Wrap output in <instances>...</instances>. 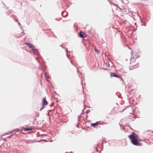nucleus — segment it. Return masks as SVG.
<instances>
[{
    "mask_svg": "<svg viewBox=\"0 0 153 153\" xmlns=\"http://www.w3.org/2000/svg\"><path fill=\"white\" fill-rule=\"evenodd\" d=\"M128 137L130 139L131 143L133 145L137 146H141V143L139 142L141 140L138 139L137 135L134 132H132L131 134L129 135Z\"/></svg>",
    "mask_w": 153,
    "mask_h": 153,
    "instance_id": "obj_1",
    "label": "nucleus"
},
{
    "mask_svg": "<svg viewBox=\"0 0 153 153\" xmlns=\"http://www.w3.org/2000/svg\"><path fill=\"white\" fill-rule=\"evenodd\" d=\"M78 36L81 38H85L87 36V35L86 33L81 31H80L79 33H78Z\"/></svg>",
    "mask_w": 153,
    "mask_h": 153,
    "instance_id": "obj_2",
    "label": "nucleus"
},
{
    "mask_svg": "<svg viewBox=\"0 0 153 153\" xmlns=\"http://www.w3.org/2000/svg\"><path fill=\"white\" fill-rule=\"evenodd\" d=\"M140 57V56L138 55H135L134 57H131V59H130V63L132 62H134L135 61V59Z\"/></svg>",
    "mask_w": 153,
    "mask_h": 153,
    "instance_id": "obj_3",
    "label": "nucleus"
},
{
    "mask_svg": "<svg viewBox=\"0 0 153 153\" xmlns=\"http://www.w3.org/2000/svg\"><path fill=\"white\" fill-rule=\"evenodd\" d=\"M31 49L32 51H34L35 52L37 56H39V53L38 52V49L36 48H35V46H34L33 45V46H32V48H31Z\"/></svg>",
    "mask_w": 153,
    "mask_h": 153,
    "instance_id": "obj_4",
    "label": "nucleus"
},
{
    "mask_svg": "<svg viewBox=\"0 0 153 153\" xmlns=\"http://www.w3.org/2000/svg\"><path fill=\"white\" fill-rule=\"evenodd\" d=\"M110 75L112 77H116L118 78L120 77V75L117 74L115 72L111 73Z\"/></svg>",
    "mask_w": 153,
    "mask_h": 153,
    "instance_id": "obj_5",
    "label": "nucleus"
},
{
    "mask_svg": "<svg viewBox=\"0 0 153 153\" xmlns=\"http://www.w3.org/2000/svg\"><path fill=\"white\" fill-rule=\"evenodd\" d=\"M48 104V102L47 101L46 99V97L43 98L42 99V105H47Z\"/></svg>",
    "mask_w": 153,
    "mask_h": 153,
    "instance_id": "obj_6",
    "label": "nucleus"
},
{
    "mask_svg": "<svg viewBox=\"0 0 153 153\" xmlns=\"http://www.w3.org/2000/svg\"><path fill=\"white\" fill-rule=\"evenodd\" d=\"M33 128H26L24 129H22L21 131L23 130L24 131H28L29 132H31L32 131H31L34 130Z\"/></svg>",
    "mask_w": 153,
    "mask_h": 153,
    "instance_id": "obj_7",
    "label": "nucleus"
},
{
    "mask_svg": "<svg viewBox=\"0 0 153 153\" xmlns=\"http://www.w3.org/2000/svg\"><path fill=\"white\" fill-rule=\"evenodd\" d=\"M100 121H97L95 123H91V126L93 127H94L95 126H97L98 125H99L100 124Z\"/></svg>",
    "mask_w": 153,
    "mask_h": 153,
    "instance_id": "obj_8",
    "label": "nucleus"
},
{
    "mask_svg": "<svg viewBox=\"0 0 153 153\" xmlns=\"http://www.w3.org/2000/svg\"><path fill=\"white\" fill-rule=\"evenodd\" d=\"M25 44L28 46L29 48H32V46H33V45H32V44L29 43H26Z\"/></svg>",
    "mask_w": 153,
    "mask_h": 153,
    "instance_id": "obj_9",
    "label": "nucleus"
},
{
    "mask_svg": "<svg viewBox=\"0 0 153 153\" xmlns=\"http://www.w3.org/2000/svg\"><path fill=\"white\" fill-rule=\"evenodd\" d=\"M20 130L19 128H17L15 129V130H13L11 132H12V133H13L14 134L16 132Z\"/></svg>",
    "mask_w": 153,
    "mask_h": 153,
    "instance_id": "obj_10",
    "label": "nucleus"
},
{
    "mask_svg": "<svg viewBox=\"0 0 153 153\" xmlns=\"http://www.w3.org/2000/svg\"><path fill=\"white\" fill-rule=\"evenodd\" d=\"M44 76L46 78H47V79H48L49 78V77L48 75V74L45 72H44Z\"/></svg>",
    "mask_w": 153,
    "mask_h": 153,
    "instance_id": "obj_11",
    "label": "nucleus"
},
{
    "mask_svg": "<svg viewBox=\"0 0 153 153\" xmlns=\"http://www.w3.org/2000/svg\"><path fill=\"white\" fill-rule=\"evenodd\" d=\"M45 141V142H48V140L46 139H41V140L38 141V142H40L41 141Z\"/></svg>",
    "mask_w": 153,
    "mask_h": 153,
    "instance_id": "obj_12",
    "label": "nucleus"
},
{
    "mask_svg": "<svg viewBox=\"0 0 153 153\" xmlns=\"http://www.w3.org/2000/svg\"><path fill=\"white\" fill-rule=\"evenodd\" d=\"M139 63L138 62L137 64L133 66V67L134 68H136L137 67L139 66Z\"/></svg>",
    "mask_w": 153,
    "mask_h": 153,
    "instance_id": "obj_13",
    "label": "nucleus"
},
{
    "mask_svg": "<svg viewBox=\"0 0 153 153\" xmlns=\"http://www.w3.org/2000/svg\"><path fill=\"white\" fill-rule=\"evenodd\" d=\"M118 78H119L121 80L123 83H124V81L123 79V78L121 76H120V77H119Z\"/></svg>",
    "mask_w": 153,
    "mask_h": 153,
    "instance_id": "obj_14",
    "label": "nucleus"
},
{
    "mask_svg": "<svg viewBox=\"0 0 153 153\" xmlns=\"http://www.w3.org/2000/svg\"><path fill=\"white\" fill-rule=\"evenodd\" d=\"M42 105V107L39 110L40 111H41L42 109H43L45 107V105Z\"/></svg>",
    "mask_w": 153,
    "mask_h": 153,
    "instance_id": "obj_15",
    "label": "nucleus"
},
{
    "mask_svg": "<svg viewBox=\"0 0 153 153\" xmlns=\"http://www.w3.org/2000/svg\"><path fill=\"white\" fill-rule=\"evenodd\" d=\"M94 51L96 53H98L99 52V51H98L97 50V49L96 48H95L94 49Z\"/></svg>",
    "mask_w": 153,
    "mask_h": 153,
    "instance_id": "obj_16",
    "label": "nucleus"
},
{
    "mask_svg": "<svg viewBox=\"0 0 153 153\" xmlns=\"http://www.w3.org/2000/svg\"><path fill=\"white\" fill-rule=\"evenodd\" d=\"M90 112V110L88 109L87 110V111H86V113L87 114H88Z\"/></svg>",
    "mask_w": 153,
    "mask_h": 153,
    "instance_id": "obj_17",
    "label": "nucleus"
},
{
    "mask_svg": "<svg viewBox=\"0 0 153 153\" xmlns=\"http://www.w3.org/2000/svg\"><path fill=\"white\" fill-rule=\"evenodd\" d=\"M114 5L117 7H119H119H118V5L117 4H114Z\"/></svg>",
    "mask_w": 153,
    "mask_h": 153,
    "instance_id": "obj_18",
    "label": "nucleus"
},
{
    "mask_svg": "<svg viewBox=\"0 0 153 153\" xmlns=\"http://www.w3.org/2000/svg\"><path fill=\"white\" fill-rule=\"evenodd\" d=\"M65 51H66V52L68 53V49L67 48H65Z\"/></svg>",
    "mask_w": 153,
    "mask_h": 153,
    "instance_id": "obj_19",
    "label": "nucleus"
},
{
    "mask_svg": "<svg viewBox=\"0 0 153 153\" xmlns=\"http://www.w3.org/2000/svg\"><path fill=\"white\" fill-rule=\"evenodd\" d=\"M66 56L69 59H70V57H69V56H68V53H67V54L66 55Z\"/></svg>",
    "mask_w": 153,
    "mask_h": 153,
    "instance_id": "obj_20",
    "label": "nucleus"
},
{
    "mask_svg": "<svg viewBox=\"0 0 153 153\" xmlns=\"http://www.w3.org/2000/svg\"><path fill=\"white\" fill-rule=\"evenodd\" d=\"M11 136H12V135H11L10 136H7V137L6 138L7 139H8V138H9Z\"/></svg>",
    "mask_w": 153,
    "mask_h": 153,
    "instance_id": "obj_21",
    "label": "nucleus"
},
{
    "mask_svg": "<svg viewBox=\"0 0 153 153\" xmlns=\"http://www.w3.org/2000/svg\"><path fill=\"white\" fill-rule=\"evenodd\" d=\"M17 22H18V24L20 25H21L20 24V23L18 21V20H17Z\"/></svg>",
    "mask_w": 153,
    "mask_h": 153,
    "instance_id": "obj_22",
    "label": "nucleus"
},
{
    "mask_svg": "<svg viewBox=\"0 0 153 153\" xmlns=\"http://www.w3.org/2000/svg\"><path fill=\"white\" fill-rule=\"evenodd\" d=\"M47 135V134H41V136H44V135L46 136V135Z\"/></svg>",
    "mask_w": 153,
    "mask_h": 153,
    "instance_id": "obj_23",
    "label": "nucleus"
},
{
    "mask_svg": "<svg viewBox=\"0 0 153 153\" xmlns=\"http://www.w3.org/2000/svg\"><path fill=\"white\" fill-rule=\"evenodd\" d=\"M84 109H85V108H84L83 109V111H84ZM83 114V112H82L81 113V115L82 114Z\"/></svg>",
    "mask_w": 153,
    "mask_h": 153,
    "instance_id": "obj_24",
    "label": "nucleus"
},
{
    "mask_svg": "<svg viewBox=\"0 0 153 153\" xmlns=\"http://www.w3.org/2000/svg\"><path fill=\"white\" fill-rule=\"evenodd\" d=\"M88 117V116L87 115H86V119H87Z\"/></svg>",
    "mask_w": 153,
    "mask_h": 153,
    "instance_id": "obj_25",
    "label": "nucleus"
},
{
    "mask_svg": "<svg viewBox=\"0 0 153 153\" xmlns=\"http://www.w3.org/2000/svg\"><path fill=\"white\" fill-rule=\"evenodd\" d=\"M146 23H144V24L143 25L144 26H146Z\"/></svg>",
    "mask_w": 153,
    "mask_h": 153,
    "instance_id": "obj_26",
    "label": "nucleus"
},
{
    "mask_svg": "<svg viewBox=\"0 0 153 153\" xmlns=\"http://www.w3.org/2000/svg\"><path fill=\"white\" fill-rule=\"evenodd\" d=\"M122 129L123 130H125V127H123V128H122Z\"/></svg>",
    "mask_w": 153,
    "mask_h": 153,
    "instance_id": "obj_27",
    "label": "nucleus"
},
{
    "mask_svg": "<svg viewBox=\"0 0 153 153\" xmlns=\"http://www.w3.org/2000/svg\"><path fill=\"white\" fill-rule=\"evenodd\" d=\"M71 63L73 65H74L73 64V62H72V61L71 60Z\"/></svg>",
    "mask_w": 153,
    "mask_h": 153,
    "instance_id": "obj_28",
    "label": "nucleus"
},
{
    "mask_svg": "<svg viewBox=\"0 0 153 153\" xmlns=\"http://www.w3.org/2000/svg\"><path fill=\"white\" fill-rule=\"evenodd\" d=\"M60 47H62V48H64L62 46V44L61 45H60Z\"/></svg>",
    "mask_w": 153,
    "mask_h": 153,
    "instance_id": "obj_29",
    "label": "nucleus"
},
{
    "mask_svg": "<svg viewBox=\"0 0 153 153\" xmlns=\"http://www.w3.org/2000/svg\"><path fill=\"white\" fill-rule=\"evenodd\" d=\"M55 93L56 95H58V94H57V93H56V91H55Z\"/></svg>",
    "mask_w": 153,
    "mask_h": 153,
    "instance_id": "obj_30",
    "label": "nucleus"
},
{
    "mask_svg": "<svg viewBox=\"0 0 153 153\" xmlns=\"http://www.w3.org/2000/svg\"><path fill=\"white\" fill-rule=\"evenodd\" d=\"M102 124H107V123H102Z\"/></svg>",
    "mask_w": 153,
    "mask_h": 153,
    "instance_id": "obj_31",
    "label": "nucleus"
},
{
    "mask_svg": "<svg viewBox=\"0 0 153 153\" xmlns=\"http://www.w3.org/2000/svg\"><path fill=\"white\" fill-rule=\"evenodd\" d=\"M36 60L38 61V62H39V61H38V60L37 59V57L36 58Z\"/></svg>",
    "mask_w": 153,
    "mask_h": 153,
    "instance_id": "obj_32",
    "label": "nucleus"
},
{
    "mask_svg": "<svg viewBox=\"0 0 153 153\" xmlns=\"http://www.w3.org/2000/svg\"><path fill=\"white\" fill-rule=\"evenodd\" d=\"M13 16V15H12L10 16V17H12Z\"/></svg>",
    "mask_w": 153,
    "mask_h": 153,
    "instance_id": "obj_33",
    "label": "nucleus"
},
{
    "mask_svg": "<svg viewBox=\"0 0 153 153\" xmlns=\"http://www.w3.org/2000/svg\"><path fill=\"white\" fill-rule=\"evenodd\" d=\"M76 68L77 69V71H78V69L77 68V67H76Z\"/></svg>",
    "mask_w": 153,
    "mask_h": 153,
    "instance_id": "obj_34",
    "label": "nucleus"
},
{
    "mask_svg": "<svg viewBox=\"0 0 153 153\" xmlns=\"http://www.w3.org/2000/svg\"><path fill=\"white\" fill-rule=\"evenodd\" d=\"M48 116H49V112L48 113Z\"/></svg>",
    "mask_w": 153,
    "mask_h": 153,
    "instance_id": "obj_35",
    "label": "nucleus"
},
{
    "mask_svg": "<svg viewBox=\"0 0 153 153\" xmlns=\"http://www.w3.org/2000/svg\"><path fill=\"white\" fill-rule=\"evenodd\" d=\"M69 53H70L71 52V51H69L68 52Z\"/></svg>",
    "mask_w": 153,
    "mask_h": 153,
    "instance_id": "obj_36",
    "label": "nucleus"
},
{
    "mask_svg": "<svg viewBox=\"0 0 153 153\" xmlns=\"http://www.w3.org/2000/svg\"><path fill=\"white\" fill-rule=\"evenodd\" d=\"M17 20H16V19H15V21H16V22H17Z\"/></svg>",
    "mask_w": 153,
    "mask_h": 153,
    "instance_id": "obj_37",
    "label": "nucleus"
},
{
    "mask_svg": "<svg viewBox=\"0 0 153 153\" xmlns=\"http://www.w3.org/2000/svg\"><path fill=\"white\" fill-rule=\"evenodd\" d=\"M72 153V152H69V153Z\"/></svg>",
    "mask_w": 153,
    "mask_h": 153,
    "instance_id": "obj_38",
    "label": "nucleus"
},
{
    "mask_svg": "<svg viewBox=\"0 0 153 153\" xmlns=\"http://www.w3.org/2000/svg\"><path fill=\"white\" fill-rule=\"evenodd\" d=\"M4 5L5 6H5V4L4 3Z\"/></svg>",
    "mask_w": 153,
    "mask_h": 153,
    "instance_id": "obj_39",
    "label": "nucleus"
},
{
    "mask_svg": "<svg viewBox=\"0 0 153 153\" xmlns=\"http://www.w3.org/2000/svg\"><path fill=\"white\" fill-rule=\"evenodd\" d=\"M82 82V80H81Z\"/></svg>",
    "mask_w": 153,
    "mask_h": 153,
    "instance_id": "obj_40",
    "label": "nucleus"
},
{
    "mask_svg": "<svg viewBox=\"0 0 153 153\" xmlns=\"http://www.w3.org/2000/svg\"><path fill=\"white\" fill-rule=\"evenodd\" d=\"M132 52H131V54H132Z\"/></svg>",
    "mask_w": 153,
    "mask_h": 153,
    "instance_id": "obj_41",
    "label": "nucleus"
},
{
    "mask_svg": "<svg viewBox=\"0 0 153 153\" xmlns=\"http://www.w3.org/2000/svg\"><path fill=\"white\" fill-rule=\"evenodd\" d=\"M65 153H67V152H66Z\"/></svg>",
    "mask_w": 153,
    "mask_h": 153,
    "instance_id": "obj_42",
    "label": "nucleus"
}]
</instances>
